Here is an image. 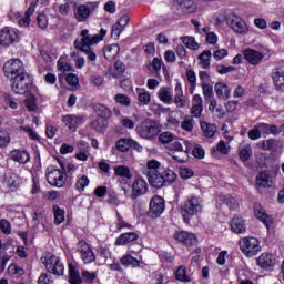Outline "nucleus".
<instances>
[{"mask_svg":"<svg viewBox=\"0 0 284 284\" xmlns=\"http://www.w3.org/2000/svg\"><path fill=\"white\" fill-rule=\"evenodd\" d=\"M139 234L135 232H128L122 233L120 236L115 240V245H128L130 243H134V241H138Z\"/></svg>","mask_w":284,"mask_h":284,"instance_id":"32","label":"nucleus"},{"mask_svg":"<svg viewBox=\"0 0 284 284\" xmlns=\"http://www.w3.org/2000/svg\"><path fill=\"white\" fill-rule=\"evenodd\" d=\"M58 70H60V72H72L74 70V68H72V64L68 62L67 58H60L58 60Z\"/></svg>","mask_w":284,"mask_h":284,"instance_id":"53","label":"nucleus"},{"mask_svg":"<svg viewBox=\"0 0 284 284\" xmlns=\"http://www.w3.org/2000/svg\"><path fill=\"white\" fill-rule=\"evenodd\" d=\"M94 112L98 114V118L104 119L108 121L112 116V111L104 104L98 103L93 105Z\"/></svg>","mask_w":284,"mask_h":284,"instance_id":"36","label":"nucleus"},{"mask_svg":"<svg viewBox=\"0 0 284 284\" xmlns=\"http://www.w3.org/2000/svg\"><path fill=\"white\" fill-rule=\"evenodd\" d=\"M38 284H54L52 276L48 273H42L38 278Z\"/></svg>","mask_w":284,"mask_h":284,"instance_id":"64","label":"nucleus"},{"mask_svg":"<svg viewBox=\"0 0 284 284\" xmlns=\"http://www.w3.org/2000/svg\"><path fill=\"white\" fill-rule=\"evenodd\" d=\"M158 97L162 103L170 105V103H172V89L168 87L160 88L158 91Z\"/></svg>","mask_w":284,"mask_h":284,"instance_id":"37","label":"nucleus"},{"mask_svg":"<svg viewBox=\"0 0 284 284\" xmlns=\"http://www.w3.org/2000/svg\"><path fill=\"white\" fill-rule=\"evenodd\" d=\"M10 156L12 161H16V163H20L22 165L30 163V153L26 150L16 149L10 152Z\"/></svg>","mask_w":284,"mask_h":284,"instance_id":"24","label":"nucleus"},{"mask_svg":"<svg viewBox=\"0 0 284 284\" xmlns=\"http://www.w3.org/2000/svg\"><path fill=\"white\" fill-rule=\"evenodd\" d=\"M47 272L54 274V276H63L65 272V265L61 258L57 255L48 254L41 258Z\"/></svg>","mask_w":284,"mask_h":284,"instance_id":"6","label":"nucleus"},{"mask_svg":"<svg viewBox=\"0 0 284 284\" xmlns=\"http://www.w3.org/2000/svg\"><path fill=\"white\" fill-rule=\"evenodd\" d=\"M191 114L195 119H199L203 114V98L200 94L193 95Z\"/></svg>","mask_w":284,"mask_h":284,"instance_id":"28","label":"nucleus"},{"mask_svg":"<svg viewBox=\"0 0 284 284\" xmlns=\"http://www.w3.org/2000/svg\"><path fill=\"white\" fill-rule=\"evenodd\" d=\"M257 128L260 129V132L262 134L270 135L272 134L273 136H278L281 132H283V129L281 126H277L276 124H267V123H258Z\"/></svg>","mask_w":284,"mask_h":284,"instance_id":"29","label":"nucleus"},{"mask_svg":"<svg viewBox=\"0 0 284 284\" xmlns=\"http://www.w3.org/2000/svg\"><path fill=\"white\" fill-rule=\"evenodd\" d=\"M135 132L141 139L152 141L159 136L161 125L152 119H146L135 126Z\"/></svg>","mask_w":284,"mask_h":284,"instance_id":"4","label":"nucleus"},{"mask_svg":"<svg viewBox=\"0 0 284 284\" xmlns=\"http://www.w3.org/2000/svg\"><path fill=\"white\" fill-rule=\"evenodd\" d=\"M33 14H34V7H29L24 13V17L19 19V26H21V28H28L31 21L30 17H32Z\"/></svg>","mask_w":284,"mask_h":284,"instance_id":"50","label":"nucleus"},{"mask_svg":"<svg viewBox=\"0 0 284 284\" xmlns=\"http://www.w3.org/2000/svg\"><path fill=\"white\" fill-rule=\"evenodd\" d=\"M120 123L122 128H125V130H134V128H136V123L132 121V119H130L129 116H123L120 120Z\"/></svg>","mask_w":284,"mask_h":284,"instance_id":"62","label":"nucleus"},{"mask_svg":"<svg viewBox=\"0 0 284 284\" xmlns=\"http://www.w3.org/2000/svg\"><path fill=\"white\" fill-rule=\"evenodd\" d=\"M69 283L70 284H81L83 283V278L81 277V273L79 270L72 264L69 265Z\"/></svg>","mask_w":284,"mask_h":284,"instance_id":"38","label":"nucleus"},{"mask_svg":"<svg viewBox=\"0 0 284 284\" xmlns=\"http://www.w3.org/2000/svg\"><path fill=\"white\" fill-rule=\"evenodd\" d=\"M159 258L162 263H174V255L165 251H159Z\"/></svg>","mask_w":284,"mask_h":284,"instance_id":"63","label":"nucleus"},{"mask_svg":"<svg viewBox=\"0 0 284 284\" xmlns=\"http://www.w3.org/2000/svg\"><path fill=\"white\" fill-rule=\"evenodd\" d=\"M132 192L134 199L143 196L148 192V182L143 178H136L132 184Z\"/></svg>","mask_w":284,"mask_h":284,"instance_id":"21","label":"nucleus"},{"mask_svg":"<svg viewBox=\"0 0 284 284\" xmlns=\"http://www.w3.org/2000/svg\"><path fill=\"white\" fill-rule=\"evenodd\" d=\"M175 241H179L180 243H183L184 245H187L189 247L192 245H196L199 243V240L196 239V235L193 233H190L187 231H180L174 234Z\"/></svg>","mask_w":284,"mask_h":284,"instance_id":"18","label":"nucleus"},{"mask_svg":"<svg viewBox=\"0 0 284 284\" xmlns=\"http://www.w3.org/2000/svg\"><path fill=\"white\" fill-rule=\"evenodd\" d=\"M179 10L183 11L184 14H194L196 12V3L194 0H174Z\"/></svg>","mask_w":284,"mask_h":284,"instance_id":"27","label":"nucleus"},{"mask_svg":"<svg viewBox=\"0 0 284 284\" xmlns=\"http://www.w3.org/2000/svg\"><path fill=\"white\" fill-rule=\"evenodd\" d=\"M115 176H120L123 181H130L132 179V170L125 165H118L114 169Z\"/></svg>","mask_w":284,"mask_h":284,"instance_id":"33","label":"nucleus"},{"mask_svg":"<svg viewBox=\"0 0 284 284\" xmlns=\"http://www.w3.org/2000/svg\"><path fill=\"white\" fill-rule=\"evenodd\" d=\"M181 41L183 45L189 48V50H199L200 48L199 42H196V39H194V37H190V36L182 37Z\"/></svg>","mask_w":284,"mask_h":284,"instance_id":"49","label":"nucleus"},{"mask_svg":"<svg viewBox=\"0 0 284 284\" xmlns=\"http://www.w3.org/2000/svg\"><path fill=\"white\" fill-rule=\"evenodd\" d=\"M79 149L80 151L75 154V159L78 161H88L90 158V146L85 142H80L79 143Z\"/></svg>","mask_w":284,"mask_h":284,"instance_id":"40","label":"nucleus"},{"mask_svg":"<svg viewBox=\"0 0 284 284\" xmlns=\"http://www.w3.org/2000/svg\"><path fill=\"white\" fill-rule=\"evenodd\" d=\"M115 148L116 150H119V152H128V150L132 148V139L122 138L118 140L115 143Z\"/></svg>","mask_w":284,"mask_h":284,"instance_id":"46","label":"nucleus"},{"mask_svg":"<svg viewBox=\"0 0 284 284\" xmlns=\"http://www.w3.org/2000/svg\"><path fill=\"white\" fill-rule=\"evenodd\" d=\"M243 57L246 63H250V65H261L263 63V60L265 59V53L256 50V49H245L243 50Z\"/></svg>","mask_w":284,"mask_h":284,"instance_id":"15","label":"nucleus"},{"mask_svg":"<svg viewBox=\"0 0 284 284\" xmlns=\"http://www.w3.org/2000/svg\"><path fill=\"white\" fill-rule=\"evenodd\" d=\"M214 90L217 99H222L223 101H227L232 94V89L224 82L215 83Z\"/></svg>","mask_w":284,"mask_h":284,"instance_id":"25","label":"nucleus"},{"mask_svg":"<svg viewBox=\"0 0 284 284\" xmlns=\"http://www.w3.org/2000/svg\"><path fill=\"white\" fill-rule=\"evenodd\" d=\"M232 150V146L230 145V142H225L224 140H221L217 142L216 146H213L211 149V154L213 156H216V153L222 154V156H227Z\"/></svg>","mask_w":284,"mask_h":284,"instance_id":"30","label":"nucleus"},{"mask_svg":"<svg viewBox=\"0 0 284 284\" xmlns=\"http://www.w3.org/2000/svg\"><path fill=\"white\" fill-rule=\"evenodd\" d=\"M176 281H181L182 283H190V276H187V268L185 266H180L175 272Z\"/></svg>","mask_w":284,"mask_h":284,"instance_id":"52","label":"nucleus"},{"mask_svg":"<svg viewBox=\"0 0 284 284\" xmlns=\"http://www.w3.org/2000/svg\"><path fill=\"white\" fill-rule=\"evenodd\" d=\"M274 179H276V173L263 171L256 175L255 184L257 187H272L274 185Z\"/></svg>","mask_w":284,"mask_h":284,"instance_id":"16","label":"nucleus"},{"mask_svg":"<svg viewBox=\"0 0 284 284\" xmlns=\"http://www.w3.org/2000/svg\"><path fill=\"white\" fill-rule=\"evenodd\" d=\"M273 83L280 92H284V68L276 67L272 71Z\"/></svg>","mask_w":284,"mask_h":284,"instance_id":"20","label":"nucleus"},{"mask_svg":"<svg viewBox=\"0 0 284 284\" xmlns=\"http://www.w3.org/2000/svg\"><path fill=\"white\" fill-rule=\"evenodd\" d=\"M53 216L55 225H61L65 221V210L53 205Z\"/></svg>","mask_w":284,"mask_h":284,"instance_id":"45","label":"nucleus"},{"mask_svg":"<svg viewBox=\"0 0 284 284\" xmlns=\"http://www.w3.org/2000/svg\"><path fill=\"white\" fill-rule=\"evenodd\" d=\"M240 159L241 161H250V156H252V146L246 145L240 149Z\"/></svg>","mask_w":284,"mask_h":284,"instance_id":"61","label":"nucleus"},{"mask_svg":"<svg viewBox=\"0 0 284 284\" xmlns=\"http://www.w3.org/2000/svg\"><path fill=\"white\" fill-rule=\"evenodd\" d=\"M174 103L178 108H185L186 105L185 95L183 94V87H181V83H176L175 85Z\"/></svg>","mask_w":284,"mask_h":284,"instance_id":"35","label":"nucleus"},{"mask_svg":"<svg viewBox=\"0 0 284 284\" xmlns=\"http://www.w3.org/2000/svg\"><path fill=\"white\" fill-rule=\"evenodd\" d=\"M174 139H176V135H174L172 132H163L160 134L159 136V141L160 143H172V141H174Z\"/></svg>","mask_w":284,"mask_h":284,"instance_id":"60","label":"nucleus"},{"mask_svg":"<svg viewBox=\"0 0 284 284\" xmlns=\"http://www.w3.org/2000/svg\"><path fill=\"white\" fill-rule=\"evenodd\" d=\"M180 212L184 219V223H190L192 216H196L203 212V199L196 195L189 196L183 205L180 206Z\"/></svg>","mask_w":284,"mask_h":284,"instance_id":"3","label":"nucleus"},{"mask_svg":"<svg viewBox=\"0 0 284 284\" xmlns=\"http://www.w3.org/2000/svg\"><path fill=\"white\" fill-rule=\"evenodd\" d=\"M20 33L14 27H4L0 30V45L10 48L19 41Z\"/></svg>","mask_w":284,"mask_h":284,"instance_id":"10","label":"nucleus"},{"mask_svg":"<svg viewBox=\"0 0 284 284\" xmlns=\"http://www.w3.org/2000/svg\"><path fill=\"white\" fill-rule=\"evenodd\" d=\"M239 245L242 254L248 258L256 256V254L261 252V241H258V239L255 236H246L240 239Z\"/></svg>","mask_w":284,"mask_h":284,"instance_id":"5","label":"nucleus"},{"mask_svg":"<svg viewBox=\"0 0 284 284\" xmlns=\"http://www.w3.org/2000/svg\"><path fill=\"white\" fill-rule=\"evenodd\" d=\"M257 265L262 270H270V267H274L276 265V257H274L272 253H262L257 257Z\"/></svg>","mask_w":284,"mask_h":284,"instance_id":"22","label":"nucleus"},{"mask_svg":"<svg viewBox=\"0 0 284 284\" xmlns=\"http://www.w3.org/2000/svg\"><path fill=\"white\" fill-rule=\"evenodd\" d=\"M115 227H116V230H123L124 227L130 230V227H132V225L130 223L125 222V220H123L121 214L119 212H116Z\"/></svg>","mask_w":284,"mask_h":284,"instance_id":"59","label":"nucleus"},{"mask_svg":"<svg viewBox=\"0 0 284 284\" xmlns=\"http://www.w3.org/2000/svg\"><path fill=\"white\" fill-rule=\"evenodd\" d=\"M135 92L138 94L136 99L139 108H145V105H150L152 102V95L150 94V91L143 88H136Z\"/></svg>","mask_w":284,"mask_h":284,"instance_id":"26","label":"nucleus"},{"mask_svg":"<svg viewBox=\"0 0 284 284\" xmlns=\"http://www.w3.org/2000/svg\"><path fill=\"white\" fill-rule=\"evenodd\" d=\"M119 44H108L104 47V57L108 59V61H112L116 59V55L119 54Z\"/></svg>","mask_w":284,"mask_h":284,"instance_id":"41","label":"nucleus"},{"mask_svg":"<svg viewBox=\"0 0 284 284\" xmlns=\"http://www.w3.org/2000/svg\"><path fill=\"white\" fill-rule=\"evenodd\" d=\"M163 212H165V200L159 195L153 196L150 201L149 216L159 219Z\"/></svg>","mask_w":284,"mask_h":284,"instance_id":"14","label":"nucleus"},{"mask_svg":"<svg viewBox=\"0 0 284 284\" xmlns=\"http://www.w3.org/2000/svg\"><path fill=\"white\" fill-rule=\"evenodd\" d=\"M146 176L153 187L161 189L165 183H174L176 173L172 169H163L158 160H150L146 163Z\"/></svg>","mask_w":284,"mask_h":284,"instance_id":"2","label":"nucleus"},{"mask_svg":"<svg viewBox=\"0 0 284 284\" xmlns=\"http://www.w3.org/2000/svg\"><path fill=\"white\" fill-rule=\"evenodd\" d=\"M231 230L235 234H245L247 232V225L245 224V220L242 217H233L231 221Z\"/></svg>","mask_w":284,"mask_h":284,"instance_id":"31","label":"nucleus"},{"mask_svg":"<svg viewBox=\"0 0 284 284\" xmlns=\"http://www.w3.org/2000/svg\"><path fill=\"white\" fill-rule=\"evenodd\" d=\"M92 130H95V132H101V130H105L108 128V120L103 118H97L92 123H91Z\"/></svg>","mask_w":284,"mask_h":284,"instance_id":"54","label":"nucleus"},{"mask_svg":"<svg viewBox=\"0 0 284 284\" xmlns=\"http://www.w3.org/2000/svg\"><path fill=\"white\" fill-rule=\"evenodd\" d=\"M77 252L81 258V261L85 265H90V263H94L97 261V255H94V251L92 246L84 241H81L77 245Z\"/></svg>","mask_w":284,"mask_h":284,"instance_id":"12","label":"nucleus"},{"mask_svg":"<svg viewBox=\"0 0 284 284\" xmlns=\"http://www.w3.org/2000/svg\"><path fill=\"white\" fill-rule=\"evenodd\" d=\"M65 128L70 130V132H77V128L83 125L85 123V118L81 115H64L62 119Z\"/></svg>","mask_w":284,"mask_h":284,"instance_id":"17","label":"nucleus"},{"mask_svg":"<svg viewBox=\"0 0 284 284\" xmlns=\"http://www.w3.org/2000/svg\"><path fill=\"white\" fill-rule=\"evenodd\" d=\"M10 85L12 92L16 94H26L30 91V88H32V82L30 81V75L28 73H23L22 75L12 78L10 80Z\"/></svg>","mask_w":284,"mask_h":284,"instance_id":"9","label":"nucleus"},{"mask_svg":"<svg viewBox=\"0 0 284 284\" xmlns=\"http://www.w3.org/2000/svg\"><path fill=\"white\" fill-rule=\"evenodd\" d=\"M24 105L29 112H37L39 105L37 104V95L29 93L24 100Z\"/></svg>","mask_w":284,"mask_h":284,"instance_id":"42","label":"nucleus"},{"mask_svg":"<svg viewBox=\"0 0 284 284\" xmlns=\"http://www.w3.org/2000/svg\"><path fill=\"white\" fill-rule=\"evenodd\" d=\"M90 185V179L88 175H80L75 182V189L78 192H84V190Z\"/></svg>","mask_w":284,"mask_h":284,"instance_id":"51","label":"nucleus"},{"mask_svg":"<svg viewBox=\"0 0 284 284\" xmlns=\"http://www.w3.org/2000/svg\"><path fill=\"white\" fill-rule=\"evenodd\" d=\"M253 210L256 219H258V221L264 223L265 227L270 229V225H272L273 220H272V216H270V214L265 212V209H263L261 204L255 203L253 206Z\"/></svg>","mask_w":284,"mask_h":284,"instance_id":"19","label":"nucleus"},{"mask_svg":"<svg viewBox=\"0 0 284 284\" xmlns=\"http://www.w3.org/2000/svg\"><path fill=\"white\" fill-rule=\"evenodd\" d=\"M202 91L204 94L205 101L214 99V88L207 83H202Z\"/></svg>","mask_w":284,"mask_h":284,"instance_id":"57","label":"nucleus"},{"mask_svg":"<svg viewBox=\"0 0 284 284\" xmlns=\"http://www.w3.org/2000/svg\"><path fill=\"white\" fill-rule=\"evenodd\" d=\"M263 150H268L270 152H278L281 144L276 139H268L262 142Z\"/></svg>","mask_w":284,"mask_h":284,"instance_id":"44","label":"nucleus"},{"mask_svg":"<svg viewBox=\"0 0 284 284\" xmlns=\"http://www.w3.org/2000/svg\"><path fill=\"white\" fill-rule=\"evenodd\" d=\"M114 101H116L120 105H123L124 108H130V105L132 104V100L130 99V97L123 93L115 94Z\"/></svg>","mask_w":284,"mask_h":284,"instance_id":"55","label":"nucleus"},{"mask_svg":"<svg viewBox=\"0 0 284 284\" xmlns=\"http://www.w3.org/2000/svg\"><path fill=\"white\" fill-rule=\"evenodd\" d=\"M201 130L206 139H212L216 134V125L207 122H201Z\"/></svg>","mask_w":284,"mask_h":284,"instance_id":"43","label":"nucleus"},{"mask_svg":"<svg viewBox=\"0 0 284 284\" xmlns=\"http://www.w3.org/2000/svg\"><path fill=\"white\" fill-rule=\"evenodd\" d=\"M219 201L225 203L230 210H239V202H236V199L230 195H222L219 197Z\"/></svg>","mask_w":284,"mask_h":284,"instance_id":"47","label":"nucleus"},{"mask_svg":"<svg viewBox=\"0 0 284 284\" xmlns=\"http://www.w3.org/2000/svg\"><path fill=\"white\" fill-rule=\"evenodd\" d=\"M10 144V133L0 129V148H8Z\"/></svg>","mask_w":284,"mask_h":284,"instance_id":"58","label":"nucleus"},{"mask_svg":"<svg viewBox=\"0 0 284 284\" xmlns=\"http://www.w3.org/2000/svg\"><path fill=\"white\" fill-rule=\"evenodd\" d=\"M97 8H99L98 2H88L85 4H80L74 12V17L77 21L79 23H83V21H88V19L90 18V14H92V12L97 10Z\"/></svg>","mask_w":284,"mask_h":284,"instance_id":"13","label":"nucleus"},{"mask_svg":"<svg viewBox=\"0 0 284 284\" xmlns=\"http://www.w3.org/2000/svg\"><path fill=\"white\" fill-rule=\"evenodd\" d=\"M226 24L235 34H241L242 37H245L250 32V27H247V23L241 16L236 13H229L226 16Z\"/></svg>","mask_w":284,"mask_h":284,"instance_id":"8","label":"nucleus"},{"mask_svg":"<svg viewBox=\"0 0 284 284\" xmlns=\"http://www.w3.org/2000/svg\"><path fill=\"white\" fill-rule=\"evenodd\" d=\"M121 265L123 267H141V261L136 257L132 256L131 254H125L120 258Z\"/></svg>","mask_w":284,"mask_h":284,"instance_id":"34","label":"nucleus"},{"mask_svg":"<svg viewBox=\"0 0 284 284\" xmlns=\"http://www.w3.org/2000/svg\"><path fill=\"white\" fill-rule=\"evenodd\" d=\"M3 73L7 79L12 80L26 74V67L19 59H10L3 65Z\"/></svg>","mask_w":284,"mask_h":284,"instance_id":"7","label":"nucleus"},{"mask_svg":"<svg viewBox=\"0 0 284 284\" xmlns=\"http://www.w3.org/2000/svg\"><path fill=\"white\" fill-rule=\"evenodd\" d=\"M47 181L53 187H63L65 185V181H68V174L63 169H54L49 168L47 170Z\"/></svg>","mask_w":284,"mask_h":284,"instance_id":"11","label":"nucleus"},{"mask_svg":"<svg viewBox=\"0 0 284 284\" xmlns=\"http://www.w3.org/2000/svg\"><path fill=\"white\" fill-rule=\"evenodd\" d=\"M108 34V30L101 29L99 34H91L90 30L83 29L78 38L74 40L73 45L75 50L83 52L87 55L88 61H97V52L92 49L93 45L101 43Z\"/></svg>","mask_w":284,"mask_h":284,"instance_id":"1","label":"nucleus"},{"mask_svg":"<svg viewBox=\"0 0 284 284\" xmlns=\"http://www.w3.org/2000/svg\"><path fill=\"white\" fill-rule=\"evenodd\" d=\"M197 59L200 60V65L203 70H207L211 65L212 61V51L210 50H204Z\"/></svg>","mask_w":284,"mask_h":284,"instance_id":"39","label":"nucleus"},{"mask_svg":"<svg viewBox=\"0 0 284 284\" xmlns=\"http://www.w3.org/2000/svg\"><path fill=\"white\" fill-rule=\"evenodd\" d=\"M21 183L23 181L17 173H8L4 178V185L10 190L11 192H14V190H19L21 187Z\"/></svg>","mask_w":284,"mask_h":284,"instance_id":"23","label":"nucleus"},{"mask_svg":"<svg viewBox=\"0 0 284 284\" xmlns=\"http://www.w3.org/2000/svg\"><path fill=\"white\" fill-rule=\"evenodd\" d=\"M181 128L185 132H192L194 130V118L186 115L184 121L181 123Z\"/></svg>","mask_w":284,"mask_h":284,"instance_id":"56","label":"nucleus"},{"mask_svg":"<svg viewBox=\"0 0 284 284\" xmlns=\"http://www.w3.org/2000/svg\"><path fill=\"white\" fill-rule=\"evenodd\" d=\"M210 21L213 26H221L224 21H227V16L225 14V11H217L212 14Z\"/></svg>","mask_w":284,"mask_h":284,"instance_id":"48","label":"nucleus"}]
</instances>
